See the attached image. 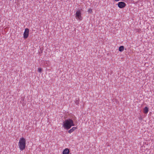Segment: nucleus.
<instances>
[{
    "mask_svg": "<svg viewBox=\"0 0 154 154\" xmlns=\"http://www.w3.org/2000/svg\"><path fill=\"white\" fill-rule=\"evenodd\" d=\"M75 125L74 123L73 120L71 119H67L63 121V126L65 129L68 130L72 126H75Z\"/></svg>",
    "mask_w": 154,
    "mask_h": 154,
    "instance_id": "f257e3e1",
    "label": "nucleus"
},
{
    "mask_svg": "<svg viewBox=\"0 0 154 154\" xmlns=\"http://www.w3.org/2000/svg\"><path fill=\"white\" fill-rule=\"evenodd\" d=\"M18 145L20 150L22 151L24 150L25 149L26 146L25 139L23 137L20 138L19 140Z\"/></svg>",
    "mask_w": 154,
    "mask_h": 154,
    "instance_id": "f03ea898",
    "label": "nucleus"
},
{
    "mask_svg": "<svg viewBox=\"0 0 154 154\" xmlns=\"http://www.w3.org/2000/svg\"><path fill=\"white\" fill-rule=\"evenodd\" d=\"M81 12L80 10H77L76 12L75 17L76 19L81 20H82V17L81 16Z\"/></svg>",
    "mask_w": 154,
    "mask_h": 154,
    "instance_id": "7ed1b4c3",
    "label": "nucleus"
},
{
    "mask_svg": "<svg viewBox=\"0 0 154 154\" xmlns=\"http://www.w3.org/2000/svg\"><path fill=\"white\" fill-rule=\"evenodd\" d=\"M29 29L28 28H26L23 33V38L25 39L27 38L29 36Z\"/></svg>",
    "mask_w": 154,
    "mask_h": 154,
    "instance_id": "20e7f679",
    "label": "nucleus"
},
{
    "mask_svg": "<svg viewBox=\"0 0 154 154\" xmlns=\"http://www.w3.org/2000/svg\"><path fill=\"white\" fill-rule=\"evenodd\" d=\"M117 5L118 7L120 8H124L126 5V3L122 2H119L117 4Z\"/></svg>",
    "mask_w": 154,
    "mask_h": 154,
    "instance_id": "39448f33",
    "label": "nucleus"
},
{
    "mask_svg": "<svg viewBox=\"0 0 154 154\" xmlns=\"http://www.w3.org/2000/svg\"><path fill=\"white\" fill-rule=\"evenodd\" d=\"M69 150L68 148H66L63 152V154H69Z\"/></svg>",
    "mask_w": 154,
    "mask_h": 154,
    "instance_id": "423d86ee",
    "label": "nucleus"
},
{
    "mask_svg": "<svg viewBox=\"0 0 154 154\" xmlns=\"http://www.w3.org/2000/svg\"><path fill=\"white\" fill-rule=\"evenodd\" d=\"M149 111V108L147 107L146 106L143 108V112L144 114H146L148 113Z\"/></svg>",
    "mask_w": 154,
    "mask_h": 154,
    "instance_id": "0eeeda50",
    "label": "nucleus"
},
{
    "mask_svg": "<svg viewBox=\"0 0 154 154\" xmlns=\"http://www.w3.org/2000/svg\"><path fill=\"white\" fill-rule=\"evenodd\" d=\"M77 129L76 127H73L68 131V133L71 134Z\"/></svg>",
    "mask_w": 154,
    "mask_h": 154,
    "instance_id": "6e6552de",
    "label": "nucleus"
},
{
    "mask_svg": "<svg viewBox=\"0 0 154 154\" xmlns=\"http://www.w3.org/2000/svg\"><path fill=\"white\" fill-rule=\"evenodd\" d=\"M124 47L123 46H121L119 47V51L120 52H122L124 51Z\"/></svg>",
    "mask_w": 154,
    "mask_h": 154,
    "instance_id": "1a4fd4ad",
    "label": "nucleus"
},
{
    "mask_svg": "<svg viewBox=\"0 0 154 154\" xmlns=\"http://www.w3.org/2000/svg\"><path fill=\"white\" fill-rule=\"evenodd\" d=\"M75 103L76 105H78L79 103V98H77L75 100Z\"/></svg>",
    "mask_w": 154,
    "mask_h": 154,
    "instance_id": "9d476101",
    "label": "nucleus"
},
{
    "mask_svg": "<svg viewBox=\"0 0 154 154\" xmlns=\"http://www.w3.org/2000/svg\"><path fill=\"white\" fill-rule=\"evenodd\" d=\"M42 69L41 68H38V71L40 73H41L42 72Z\"/></svg>",
    "mask_w": 154,
    "mask_h": 154,
    "instance_id": "9b49d317",
    "label": "nucleus"
},
{
    "mask_svg": "<svg viewBox=\"0 0 154 154\" xmlns=\"http://www.w3.org/2000/svg\"><path fill=\"white\" fill-rule=\"evenodd\" d=\"M88 12L89 13H91L92 12V10L90 8L88 10Z\"/></svg>",
    "mask_w": 154,
    "mask_h": 154,
    "instance_id": "f8f14e48",
    "label": "nucleus"
},
{
    "mask_svg": "<svg viewBox=\"0 0 154 154\" xmlns=\"http://www.w3.org/2000/svg\"><path fill=\"white\" fill-rule=\"evenodd\" d=\"M71 154V153H70V154Z\"/></svg>",
    "mask_w": 154,
    "mask_h": 154,
    "instance_id": "ddd939ff",
    "label": "nucleus"
}]
</instances>
